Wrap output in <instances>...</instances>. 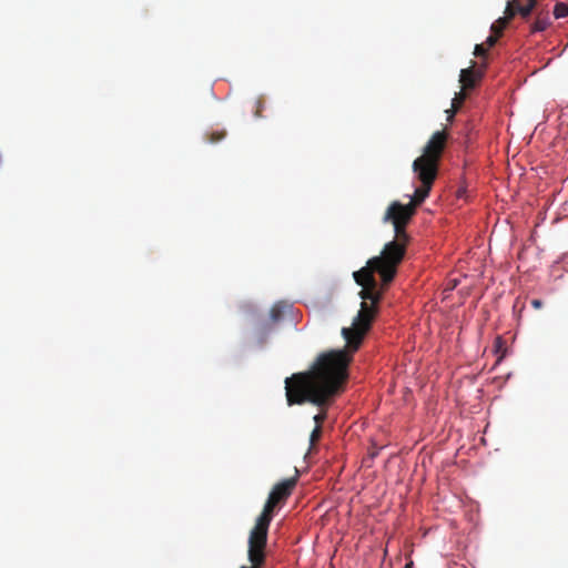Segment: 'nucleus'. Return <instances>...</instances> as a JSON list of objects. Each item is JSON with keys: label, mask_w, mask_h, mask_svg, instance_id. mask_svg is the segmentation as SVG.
I'll use <instances>...</instances> for the list:
<instances>
[{"label": "nucleus", "mask_w": 568, "mask_h": 568, "mask_svg": "<svg viewBox=\"0 0 568 568\" xmlns=\"http://www.w3.org/2000/svg\"><path fill=\"white\" fill-rule=\"evenodd\" d=\"M448 134L446 131H436L423 149L422 155L414 160L412 169L420 186L414 192L410 202L406 205L395 201L386 210L384 222H390L394 226L395 239L385 244L378 256L366 262V265L353 273L354 281L362 290L358 295L362 298L361 308L355 317L357 334L351 342L355 347L365 331H369L375 316L378 313V304L385 292L394 281L397 270L406 253L409 236L406 225L409 223L420 205L429 195L438 174L439 162L443 156Z\"/></svg>", "instance_id": "nucleus-1"}, {"label": "nucleus", "mask_w": 568, "mask_h": 568, "mask_svg": "<svg viewBox=\"0 0 568 568\" xmlns=\"http://www.w3.org/2000/svg\"><path fill=\"white\" fill-rule=\"evenodd\" d=\"M355 328L358 327L355 326L354 320L351 327L342 329L346 342L345 348L324 352L317 356L308 371L295 373L285 378V396L288 406L312 403L322 408V412L313 417L315 427H322L327 417L324 408L331 405L334 397L343 390L353 354L361 347L368 332L363 333L355 348L351 343L357 334Z\"/></svg>", "instance_id": "nucleus-2"}, {"label": "nucleus", "mask_w": 568, "mask_h": 568, "mask_svg": "<svg viewBox=\"0 0 568 568\" xmlns=\"http://www.w3.org/2000/svg\"><path fill=\"white\" fill-rule=\"evenodd\" d=\"M296 483L297 478L292 477L277 483L272 488L262 513L256 518L248 534L247 559L250 565H243L240 568H263L265 565L268 528L274 517L275 509L285 504L287 498L292 495Z\"/></svg>", "instance_id": "nucleus-3"}, {"label": "nucleus", "mask_w": 568, "mask_h": 568, "mask_svg": "<svg viewBox=\"0 0 568 568\" xmlns=\"http://www.w3.org/2000/svg\"><path fill=\"white\" fill-rule=\"evenodd\" d=\"M537 0H510L507 2L505 14L515 17L517 13L527 18L535 8Z\"/></svg>", "instance_id": "nucleus-4"}, {"label": "nucleus", "mask_w": 568, "mask_h": 568, "mask_svg": "<svg viewBox=\"0 0 568 568\" xmlns=\"http://www.w3.org/2000/svg\"><path fill=\"white\" fill-rule=\"evenodd\" d=\"M480 77L481 73L479 71L474 70V67H469L460 71L459 82L464 89H473Z\"/></svg>", "instance_id": "nucleus-5"}, {"label": "nucleus", "mask_w": 568, "mask_h": 568, "mask_svg": "<svg viewBox=\"0 0 568 568\" xmlns=\"http://www.w3.org/2000/svg\"><path fill=\"white\" fill-rule=\"evenodd\" d=\"M550 24V19L548 14H541L539 13L535 20V22L531 26L532 32H540L548 28Z\"/></svg>", "instance_id": "nucleus-6"}, {"label": "nucleus", "mask_w": 568, "mask_h": 568, "mask_svg": "<svg viewBox=\"0 0 568 568\" xmlns=\"http://www.w3.org/2000/svg\"><path fill=\"white\" fill-rule=\"evenodd\" d=\"M511 18L513 17H508V14H505V17L497 19L490 27L491 32L497 34V37H500Z\"/></svg>", "instance_id": "nucleus-7"}, {"label": "nucleus", "mask_w": 568, "mask_h": 568, "mask_svg": "<svg viewBox=\"0 0 568 568\" xmlns=\"http://www.w3.org/2000/svg\"><path fill=\"white\" fill-rule=\"evenodd\" d=\"M285 305L282 303H276L270 311V315L273 322H278L283 317V313L285 310Z\"/></svg>", "instance_id": "nucleus-8"}, {"label": "nucleus", "mask_w": 568, "mask_h": 568, "mask_svg": "<svg viewBox=\"0 0 568 568\" xmlns=\"http://www.w3.org/2000/svg\"><path fill=\"white\" fill-rule=\"evenodd\" d=\"M225 136H226V131L224 129L217 130V131H212V132H209L205 134L206 140L212 144L222 141Z\"/></svg>", "instance_id": "nucleus-9"}, {"label": "nucleus", "mask_w": 568, "mask_h": 568, "mask_svg": "<svg viewBox=\"0 0 568 568\" xmlns=\"http://www.w3.org/2000/svg\"><path fill=\"white\" fill-rule=\"evenodd\" d=\"M554 16L556 19L568 17V4L558 2L554 8Z\"/></svg>", "instance_id": "nucleus-10"}, {"label": "nucleus", "mask_w": 568, "mask_h": 568, "mask_svg": "<svg viewBox=\"0 0 568 568\" xmlns=\"http://www.w3.org/2000/svg\"><path fill=\"white\" fill-rule=\"evenodd\" d=\"M322 436V427H315L310 436V449H312Z\"/></svg>", "instance_id": "nucleus-11"}, {"label": "nucleus", "mask_w": 568, "mask_h": 568, "mask_svg": "<svg viewBox=\"0 0 568 568\" xmlns=\"http://www.w3.org/2000/svg\"><path fill=\"white\" fill-rule=\"evenodd\" d=\"M487 52V48L485 47L484 43H480V44H476L475 45V49H474V54L476 57H484Z\"/></svg>", "instance_id": "nucleus-12"}, {"label": "nucleus", "mask_w": 568, "mask_h": 568, "mask_svg": "<svg viewBox=\"0 0 568 568\" xmlns=\"http://www.w3.org/2000/svg\"><path fill=\"white\" fill-rule=\"evenodd\" d=\"M498 38H499V37H497V34H495V33H493V32H491V34H490V36L487 38V40H486L487 45H488V47H493V45H495V43L497 42Z\"/></svg>", "instance_id": "nucleus-13"}, {"label": "nucleus", "mask_w": 568, "mask_h": 568, "mask_svg": "<svg viewBox=\"0 0 568 568\" xmlns=\"http://www.w3.org/2000/svg\"><path fill=\"white\" fill-rule=\"evenodd\" d=\"M263 108H264V102L261 99L256 100V111H255L256 116H261V112H262Z\"/></svg>", "instance_id": "nucleus-14"}, {"label": "nucleus", "mask_w": 568, "mask_h": 568, "mask_svg": "<svg viewBox=\"0 0 568 568\" xmlns=\"http://www.w3.org/2000/svg\"><path fill=\"white\" fill-rule=\"evenodd\" d=\"M504 346V341L500 336H498L496 339H495V348H496V352H499L500 348Z\"/></svg>", "instance_id": "nucleus-15"}, {"label": "nucleus", "mask_w": 568, "mask_h": 568, "mask_svg": "<svg viewBox=\"0 0 568 568\" xmlns=\"http://www.w3.org/2000/svg\"><path fill=\"white\" fill-rule=\"evenodd\" d=\"M456 110H457V106H455V103H453V109L446 111L448 113V118H447L448 120H452L454 118Z\"/></svg>", "instance_id": "nucleus-16"}, {"label": "nucleus", "mask_w": 568, "mask_h": 568, "mask_svg": "<svg viewBox=\"0 0 568 568\" xmlns=\"http://www.w3.org/2000/svg\"><path fill=\"white\" fill-rule=\"evenodd\" d=\"M531 305L535 307V308H540L542 306V302L540 300H532L531 301Z\"/></svg>", "instance_id": "nucleus-17"}, {"label": "nucleus", "mask_w": 568, "mask_h": 568, "mask_svg": "<svg viewBox=\"0 0 568 568\" xmlns=\"http://www.w3.org/2000/svg\"><path fill=\"white\" fill-rule=\"evenodd\" d=\"M413 567V562H408L406 564L405 568H412Z\"/></svg>", "instance_id": "nucleus-18"}]
</instances>
